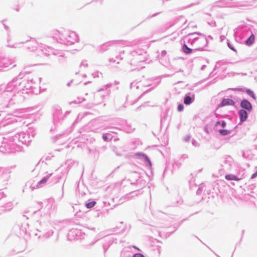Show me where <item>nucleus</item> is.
<instances>
[{
    "label": "nucleus",
    "instance_id": "obj_2",
    "mask_svg": "<svg viewBox=\"0 0 257 257\" xmlns=\"http://www.w3.org/2000/svg\"><path fill=\"white\" fill-rule=\"evenodd\" d=\"M239 116L241 121H245L247 117V113L246 110L244 109H241L239 112Z\"/></svg>",
    "mask_w": 257,
    "mask_h": 257
},
{
    "label": "nucleus",
    "instance_id": "obj_1",
    "mask_svg": "<svg viewBox=\"0 0 257 257\" xmlns=\"http://www.w3.org/2000/svg\"><path fill=\"white\" fill-rule=\"evenodd\" d=\"M240 105L242 108L246 109L248 111H251L252 110V105L247 100L245 99L242 100Z\"/></svg>",
    "mask_w": 257,
    "mask_h": 257
},
{
    "label": "nucleus",
    "instance_id": "obj_6",
    "mask_svg": "<svg viewBox=\"0 0 257 257\" xmlns=\"http://www.w3.org/2000/svg\"><path fill=\"white\" fill-rule=\"evenodd\" d=\"M191 98L189 96H187L186 97H185V98H184V103L186 104V105H189L190 104H191Z\"/></svg>",
    "mask_w": 257,
    "mask_h": 257
},
{
    "label": "nucleus",
    "instance_id": "obj_16",
    "mask_svg": "<svg viewBox=\"0 0 257 257\" xmlns=\"http://www.w3.org/2000/svg\"><path fill=\"white\" fill-rule=\"evenodd\" d=\"M229 47L231 48V49L234 50L232 48L230 47L229 46Z\"/></svg>",
    "mask_w": 257,
    "mask_h": 257
},
{
    "label": "nucleus",
    "instance_id": "obj_9",
    "mask_svg": "<svg viewBox=\"0 0 257 257\" xmlns=\"http://www.w3.org/2000/svg\"><path fill=\"white\" fill-rule=\"evenodd\" d=\"M96 204L95 201H91L86 204V207L87 208H91Z\"/></svg>",
    "mask_w": 257,
    "mask_h": 257
},
{
    "label": "nucleus",
    "instance_id": "obj_5",
    "mask_svg": "<svg viewBox=\"0 0 257 257\" xmlns=\"http://www.w3.org/2000/svg\"><path fill=\"white\" fill-rule=\"evenodd\" d=\"M255 37L254 35L252 34L246 41L247 45H251L254 41Z\"/></svg>",
    "mask_w": 257,
    "mask_h": 257
},
{
    "label": "nucleus",
    "instance_id": "obj_12",
    "mask_svg": "<svg viewBox=\"0 0 257 257\" xmlns=\"http://www.w3.org/2000/svg\"><path fill=\"white\" fill-rule=\"evenodd\" d=\"M47 181V178H43L41 181L39 182V184L45 183Z\"/></svg>",
    "mask_w": 257,
    "mask_h": 257
},
{
    "label": "nucleus",
    "instance_id": "obj_13",
    "mask_svg": "<svg viewBox=\"0 0 257 257\" xmlns=\"http://www.w3.org/2000/svg\"><path fill=\"white\" fill-rule=\"evenodd\" d=\"M134 257H145L142 254L136 253L134 255Z\"/></svg>",
    "mask_w": 257,
    "mask_h": 257
},
{
    "label": "nucleus",
    "instance_id": "obj_11",
    "mask_svg": "<svg viewBox=\"0 0 257 257\" xmlns=\"http://www.w3.org/2000/svg\"><path fill=\"white\" fill-rule=\"evenodd\" d=\"M183 109H184V106L182 104H179L178 106V110L179 111H181L183 110Z\"/></svg>",
    "mask_w": 257,
    "mask_h": 257
},
{
    "label": "nucleus",
    "instance_id": "obj_7",
    "mask_svg": "<svg viewBox=\"0 0 257 257\" xmlns=\"http://www.w3.org/2000/svg\"><path fill=\"white\" fill-rule=\"evenodd\" d=\"M247 94L249 95L250 97H251L253 99H255L256 97L255 96V94H254L253 92L251 91L250 89H247L246 91Z\"/></svg>",
    "mask_w": 257,
    "mask_h": 257
},
{
    "label": "nucleus",
    "instance_id": "obj_3",
    "mask_svg": "<svg viewBox=\"0 0 257 257\" xmlns=\"http://www.w3.org/2000/svg\"><path fill=\"white\" fill-rule=\"evenodd\" d=\"M234 102L233 100L229 98L224 99L221 102V106L233 105Z\"/></svg>",
    "mask_w": 257,
    "mask_h": 257
},
{
    "label": "nucleus",
    "instance_id": "obj_15",
    "mask_svg": "<svg viewBox=\"0 0 257 257\" xmlns=\"http://www.w3.org/2000/svg\"><path fill=\"white\" fill-rule=\"evenodd\" d=\"M222 126H225V122H222Z\"/></svg>",
    "mask_w": 257,
    "mask_h": 257
},
{
    "label": "nucleus",
    "instance_id": "obj_10",
    "mask_svg": "<svg viewBox=\"0 0 257 257\" xmlns=\"http://www.w3.org/2000/svg\"><path fill=\"white\" fill-rule=\"evenodd\" d=\"M228 131L226 130H220L219 133L221 135L225 136L228 134Z\"/></svg>",
    "mask_w": 257,
    "mask_h": 257
},
{
    "label": "nucleus",
    "instance_id": "obj_4",
    "mask_svg": "<svg viewBox=\"0 0 257 257\" xmlns=\"http://www.w3.org/2000/svg\"><path fill=\"white\" fill-rule=\"evenodd\" d=\"M225 178L227 180H235V181H239L240 179L237 178L236 176L232 174L226 175L225 176Z\"/></svg>",
    "mask_w": 257,
    "mask_h": 257
},
{
    "label": "nucleus",
    "instance_id": "obj_8",
    "mask_svg": "<svg viewBox=\"0 0 257 257\" xmlns=\"http://www.w3.org/2000/svg\"><path fill=\"white\" fill-rule=\"evenodd\" d=\"M183 50L184 52L187 54H189L192 52V49L188 48L186 45L183 46Z\"/></svg>",
    "mask_w": 257,
    "mask_h": 257
},
{
    "label": "nucleus",
    "instance_id": "obj_14",
    "mask_svg": "<svg viewBox=\"0 0 257 257\" xmlns=\"http://www.w3.org/2000/svg\"><path fill=\"white\" fill-rule=\"evenodd\" d=\"M103 139L105 141H107V137H106V136H103Z\"/></svg>",
    "mask_w": 257,
    "mask_h": 257
}]
</instances>
